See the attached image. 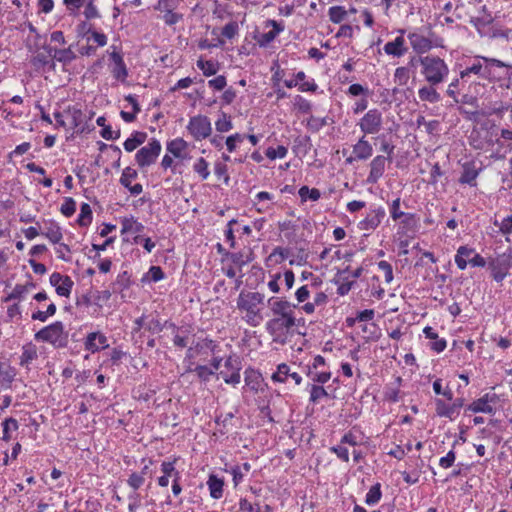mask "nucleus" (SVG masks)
Returning <instances> with one entry per match:
<instances>
[{
  "mask_svg": "<svg viewBox=\"0 0 512 512\" xmlns=\"http://www.w3.org/2000/svg\"><path fill=\"white\" fill-rule=\"evenodd\" d=\"M268 304L273 318L266 322L265 329L273 337L274 341H278L297 326L294 312L297 305L279 297L269 298Z\"/></svg>",
  "mask_w": 512,
  "mask_h": 512,
  "instance_id": "nucleus-1",
  "label": "nucleus"
},
{
  "mask_svg": "<svg viewBox=\"0 0 512 512\" xmlns=\"http://www.w3.org/2000/svg\"><path fill=\"white\" fill-rule=\"evenodd\" d=\"M490 66L496 67H506L512 70V65L507 64L496 58H489L485 56H476L474 57L473 62L462 69L461 79L464 81H468V89L475 94H480L484 89V85L480 81H476L472 79V76H477L480 79H491V69Z\"/></svg>",
  "mask_w": 512,
  "mask_h": 512,
  "instance_id": "nucleus-2",
  "label": "nucleus"
},
{
  "mask_svg": "<svg viewBox=\"0 0 512 512\" xmlns=\"http://www.w3.org/2000/svg\"><path fill=\"white\" fill-rule=\"evenodd\" d=\"M264 294L260 292L242 291L237 298V308L242 315V320L250 327H258L264 320Z\"/></svg>",
  "mask_w": 512,
  "mask_h": 512,
  "instance_id": "nucleus-3",
  "label": "nucleus"
},
{
  "mask_svg": "<svg viewBox=\"0 0 512 512\" xmlns=\"http://www.w3.org/2000/svg\"><path fill=\"white\" fill-rule=\"evenodd\" d=\"M421 75L428 84L440 85L449 75V67L444 59L435 55L420 56Z\"/></svg>",
  "mask_w": 512,
  "mask_h": 512,
  "instance_id": "nucleus-4",
  "label": "nucleus"
},
{
  "mask_svg": "<svg viewBox=\"0 0 512 512\" xmlns=\"http://www.w3.org/2000/svg\"><path fill=\"white\" fill-rule=\"evenodd\" d=\"M34 339L38 342L49 343L55 348H64L68 344V332L65 331L61 321H56L36 332Z\"/></svg>",
  "mask_w": 512,
  "mask_h": 512,
  "instance_id": "nucleus-5",
  "label": "nucleus"
},
{
  "mask_svg": "<svg viewBox=\"0 0 512 512\" xmlns=\"http://www.w3.org/2000/svg\"><path fill=\"white\" fill-rule=\"evenodd\" d=\"M362 136L378 134L383 127V114L377 108L369 109L357 122Z\"/></svg>",
  "mask_w": 512,
  "mask_h": 512,
  "instance_id": "nucleus-6",
  "label": "nucleus"
},
{
  "mask_svg": "<svg viewBox=\"0 0 512 512\" xmlns=\"http://www.w3.org/2000/svg\"><path fill=\"white\" fill-rule=\"evenodd\" d=\"M186 129L195 141L207 139L212 134L210 119L201 114L190 117Z\"/></svg>",
  "mask_w": 512,
  "mask_h": 512,
  "instance_id": "nucleus-7",
  "label": "nucleus"
},
{
  "mask_svg": "<svg viewBox=\"0 0 512 512\" xmlns=\"http://www.w3.org/2000/svg\"><path fill=\"white\" fill-rule=\"evenodd\" d=\"M454 261L460 270H465L468 264L473 267H484L486 265L484 257L467 245L460 246L457 249Z\"/></svg>",
  "mask_w": 512,
  "mask_h": 512,
  "instance_id": "nucleus-8",
  "label": "nucleus"
},
{
  "mask_svg": "<svg viewBox=\"0 0 512 512\" xmlns=\"http://www.w3.org/2000/svg\"><path fill=\"white\" fill-rule=\"evenodd\" d=\"M492 278L500 283L502 282L512 268V251H506L489 262Z\"/></svg>",
  "mask_w": 512,
  "mask_h": 512,
  "instance_id": "nucleus-9",
  "label": "nucleus"
},
{
  "mask_svg": "<svg viewBox=\"0 0 512 512\" xmlns=\"http://www.w3.org/2000/svg\"><path fill=\"white\" fill-rule=\"evenodd\" d=\"M161 152V144L157 139H151L148 144L139 149L135 155V161L140 168H145L157 160Z\"/></svg>",
  "mask_w": 512,
  "mask_h": 512,
  "instance_id": "nucleus-10",
  "label": "nucleus"
},
{
  "mask_svg": "<svg viewBox=\"0 0 512 512\" xmlns=\"http://www.w3.org/2000/svg\"><path fill=\"white\" fill-rule=\"evenodd\" d=\"M499 401L496 393H486L467 406V410L473 413L494 414L495 406Z\"/></svg>",
  "mask_w": 512,
  "mask_h": 512,
  "instance_id": "nucleus-11",
  "label": "nucleus"
},
{
  "mask_svg": "<svg viewBox=\"0 0 512 512\" xmlns=\"http://www.w3.org/2000/svg\"><path fill=\"white\" fill-rule=\"evenodd\" d=\"M53 47L50 45L43 43V45L38 48L31 59V63L36 70H44L48 68L49 70H53L55 67L53 61Z\"/></svg>",
  "mask_w": 512,
  "mask_h": 512,
  "instance_id": "nucleus-12",
  "label": "nucleus"
},
{
  "mask_svg": "<svg viewBox=\"0 0 512 512\" xmlns=\"http://www.w3.org/2000/svg\"><path fill=\"white\" fill-rule=\"evenodd\" d=\"M386 216L382 206H371L366 217L358 223L360 230H375Z\"/></svg>",
  "mask_w": 512,
  "mask_h": 512,
  "instance_id": "nucleus-13",
  "label": "nucleus"
},
{
  "mask_svg": "<svg viewBox=\"0 0 512 512\" xmlns=\"http://www.w3.org/2000/svg\"><path fill=\"white\" fill-rule=\"evenodd\" d=\"M482 168L477 166L475 161H467L462 164V171L459 177V183L475 187L477 185V178Z\"/></svg>",
  "mask_w": 512,
  "mask_h": 512,
  "instance_id": "nucleus-14",
  "label": "nucleus"
},
{
  "mask_svg": "<svg viewBox=\"0 0 512 512\" xmlns=\"http://www.w3.org/2000/svg\"><path fill=\"white\" fill-rule=\"evenodd\" d=\"M463 404L464 400L462 398L455 399L451 405L446 404L441 399H436V414L440 417H445L449 418L450 420H454L455 417L459 414V410L463 406Z\"/></svg>",
  "mask_w": 512,
  "mask_h": 512,
  "instance_id": "nucleus-15",
  "label": "nucleus"
},
{
  "mask_svg": "<svg viewBox=\"0 0 512 512\" xmlns=\"http://www.w3.org/2000/svg\"><path fill=\"white\" fill-rule=\"evenodd\" d=\"M387 161L384 155H377L371 160L370 171L366 179L368 184H376L384 175Z\"/></svg>",
  "mask_w": 512,
  "mask_h": 512,
  "instance_id": "nucleus-16",
  "label": "nucleus"
},
{
  "mask_svg": "<svg viewBox=\"0 0 512 512\" xmlns=\"http://www.w3.org/2000/svg\"><path fill=\"white\" fill-rule=\"evenodd\" d=\"M404 30H400V35L397 36L393 41H389L384 45V52L392 57L400 58L404 56L408 47L406 46V41L403 37Z\"/></svg>",
  "mask_w": 512,
  "mask_h": 512,
  "instance_id": "nucleus-17",
  "label": "nucleus"
},
{
  "mask_svg": "<svg viewBox=\"0 0 512 512\" xmlns=\"http://www.w3.org/2000/svg\"><path fill=\"white\" fill-rule=\"evenodd\" d=\"M85 349L91 353H96L101 349L109 347L107 337L100 332H91L86 336L84 342Z\"/></svg>",
  "mask_w": 512,
  "mask_h": 512,
  "instance_id": "nucleus-18",
  "label": "nucleus"
},
{
  "mask_svg": "<svg viewBox=\"0 0 512 512\" xmlns=\"http://www.w3.org/2000/svg\"><path fill=\"white\" fill-rule=\"evenodd\" d=\"M288 378H291L296 385H300L302 377L297 372H291L289 365L281 363L277 366L276 372L271 376L273 382L285 383Z\"/></svg>",
  "mask_w": 512,
  "mask_h": 512,
  "instance_id": "nucleus-19",
  "label": "nucleus"
},
{
  "mask_svg": "<svg viewBox=\"0 0 512 512\" xmlns=\"http://www.w3.org/2000/svg\"><path fill=\"white\" fill-rule=\"evenodd\" d=\"M274 195L267 191L258 192L253 199V206L258 213H267L274 208Z\"/></svg>",
  "mask_w": 512,
  "mask_h": 512,
  "instance_id": "nucleus-20",
  "label": "nucleus"
},
{
  "mask_svg": "<svg viewBox=\"0 0 512 512\" xmlns=\"http://www.w3.org/2000/svg\"><path fill=\"white\" fill-rule=\"evenodd\" d=\"M352 151L355 159L366 161L373 155L372 144L366 139V136H361L358 141L352 146Z\"/></svg>",
  "mask_w": 512,
  "mask_h": 512,
  "instance_id": "nucleus-21",
  "label": "nucleus"
},
{
  "mask_svg": "<svg viewBox=\"0 0 512 512\" xmlns=\"http://www.w3.org/2000/svg\"><path fill=\"white\" fill-rule=\"evenodd\" d=\"M110 57L113 62V77L121 82H124L128 76V70L123 60V57L118 52H112L110 54Z\"/></svg>",
  "mask_w": 512,
  "mask_h": 512,
  "instance_id": "nucleus-22",
  "label": "nucleus"
},
{
  "mask_svg": "<svg viewBox=\"0 0 512 512\" xmlns=\"http://www.w3.org/2000/svg\"><path fill=\"white\" fill-rule=\"evenodd\" d=\"M328 303V296L323 291L314 294L311 302H306L300 306V309L307 315L313 314L317 308H323Z\"/></svg>",
  "mask_w": 512,
  "mask_h": 512,
  "instance_id": "nucleus-23",
  "label": "nucleus"
},
{
  "mask_svg": "<svg viewBox=\"0 0 512 512\" xmlns=\"http://www.w3.org/2000/svg\"><path fill=\"white\" fill-rule=\"evenodd\" d=\"M408 39L413 50L417 53H426L432 48L431 41L422 34L413 32L408 34Z\"/></svg>",
  "mask_w": 512,
  "mask_h": 512,
  "instance_id": "nucleus-24",
  "label": "nucleus"
},
{
  "mask_svg": "<svg viewBox=\"0 0 512 512\" xmlns=\"http://www.w3.org/2000/svg\"><path fill=\"white\" fill-rule=\"evenodd\" d=\"M438 85L426 84L419 88L418 97L423 102H428L431 104L438 103L441 101L442 97L440 93L437 91Z\"/></svg>",
  "mask_w": 512,
  "mask_h": 512,
  "instance_id": "nucleus-25",
  "label": "nucleus"
},
{
  "mask_svg": "<svg viewBox=\"0 0 512 512\" xmlns=\"http://www.w3.org/2000/svg\"><path fill=\"white\" fill-rule=\"evenodd\" d=\"M188 142L184 140L183 138H175L171 141H169L166 145V150L170 154H172L175 158L179 159H185L186 155L185 152L188 149Z\"/></svg>",
  "mask_w": 512,
  "mask_h": 512,
  "instance_id": "nucleus-26",
  "label": "nucleus"
},
{
  "mask_svg": "<svg viewBox=\"0 0 512 512\" xmlns=\"http://www.w3.org/2000/svg\"><path fill=\"white\" fill-rule=\"evenodd\" d=\"M38 358L37 347L32 342L26 343L22 346V353L20 356V366L26 369L30 368V364Z\"/></svg>",
  "mask_w": 512,
  "mask_h": 512,
  "instance_id": "nucleus-27",
  "label": "nucleus"
},
{
  "mask_svg": "<svg viewBox=\"0 0 512 512\" xmlns=\"http://www.w3.org/2000/svg\"><path fill=\"white\" fill-rule=\"evenodd\" d=\"M16 376V369L7 363L0 362V387L8 389Z\"/></svg>",
  "mask_w": 512,
  "mask_h": 512,
  "instance_id": "nucleus-28",
  "label": "nucleus"
},
{
  "mask_svg": "<svg viewBox=\"0 0 512 512\" xmlns=\"http://www.w3.org/2000/svg\"><path fill=\"white\" fill-rule=\"evenodd\" d=\"M207 486L211 498L220 499L223 496L224 480L215 474H210L207 480Z\"/></svg>",
  "mask_w": 512,
  "mask_h": 512,
  "instance_id": "nucleus-29",
  "label": "nucleus"
},
{
  "mask_svg": "<svg viewBox=\"0 0 512 512\" xmlns=\"http://www.w3.org/2000/svg\"><path fill=\"white\" fill-rule=\"evenodd\" d=\"M284 85L291 89L297 87L300 92H311L315 93L318 90V85L314 79H308L306 82L298 83L295 77L284 81Z\"/></svg>",
  "mask_w": 512,
  "mask_h": 512,
  "instance_id": "nucleus-30",
  "label": "nucleus"
},
{
  "mask_svg": "<svg viewBox=\"0 0 512 512\" xmlns=\"http://www.w3.org/2000/svg\"><path fill=\"white\" fill-rule=\"evenodd\" d=\"M468 85V81H464L461 79V72H459V76L454 78L446 89V95L453 99L455 103H459V91Z\"/></svg>",
  "mask_w": 512,
  "mask_h": 512,
  "instance_id": "nucleus-31",
  "label": "nucleus"
},
{
  "mask_svg": "<svg viewBox=\"0 0 512 512\" xmlns=\"http://www.w3.org/2000/svg\"><path fill=\"white\" fill-rule=\"evenodd\" d=\"M121 232L122 233H132L139 235L144 231V225L137 221L134 217H125L121 220Z\"/></svg>",
  "mask_w": 512,
  "mask_h": 512,
  "instance_id": "nucleus-32",
  "label": "nucleus"
},
{
  "mask_svg": "<svg viewBox=\"0 0 512 512\" xmlns=\"http://www.w3.org/2000/svg\"><path fill=\"white\" fill-rule=\"evenodd\" d=\"M147 134L145 132L135 131L127 138L123 144L127 152L134 151L138 146L143 144L146 140Z\"/></svg>",
  "mask_w": 512,
  "mask_h": 512,
  "instance_id": "nucleus-33",
  "label": "nucleus"
},
{
  "mask_svg": "<svg viewBox=\"0 0 512 512\" xmlns=\"http://www.w3.org/2000/svg\"><path fill=\"white\" fill-rule=\"evenodd\" d=\"M42 234L53 244L59 243L63 238L61 227L53 221L46 226Z\"/></svg>",
  "mask_w": 512,
  "mask_h": 512,
  "instance_id": "nucleus-34",
  "label": "nucleus"
},
{
  "mask_svg": "<svg viewBox=\"0 0 512 512\" xmlns=\"http://www.w3.org/2000/svg\"><path fill=\"white\" fill-rule=\"evenodd\" d=\"M298 195L302 203L306 201L316 202L321 198V192L317 188H309L308 186H302L298 190Z\"/></svg>",
  "mask_w": 512,
  "mask_h": 512,
  "instance_id": "nucleus-35",
  "label": "nucleus"
},
{
  "mask_svg": "<svg viewBox=\"0 0 512 512\" xmlns=\"http://www.w3.org/2000/svg\"><path fill=\"white\" fill-rule=\"evenodd\" d=\"M251 470V465L248 462L243 463L242 465H236L231 468L230 473L233 477V483L235 486L240 484L243 481L245 474H247Z\"/></svg>",
  "mask_w": 512,
  "mask_h": 512,
  "instance_id": "nucleus-36",
  "label": "nucleus"
},
{
  "mask_svg": "<svg viewBox=\"0 0 512 512\" xmlns=\"http://www.w3.org/2000/svg\"><path fill=\"white\" fill-rule=\"evenodd\" d=\"M53 61L56 60L58 62H61L63 64L70 63L76 58V55L70 48L65 49H54L53 48Z\"/></svg>",
  "mask_w": 512,
  "mask_h": 512,
  "instance_id": "nucleus-37",
  "label": "nucleus"
},
{
  "mask_svg": "<svg viewBox=\"0 0 512 512\" xmlns=\"http://www.w3.org/2000/svg\"><path fill=\"white\" fill-rule=\"evenodd\" d=\"M3 435L2 440L8 442L12 439L11 432L17 431L19 428L18 421L15 418L9 417L2 422Z\"/></svg>",
  "mask_w": 512,
  "mask_h": 512,
  "instance_id": "nucleus-38",
  "label": "nucleus"
},
{
  "mask_svg": "<svg viewBox=\"0 0 512 512\" xmlns=\"http://www.w3.org/2000/svg\"><path fill=\"white\" fill-rule=\"evenodd\" d=\"M410 68L406 66L397 67L394 72L393 80L398 86H406L410 79Z\"/></svg>",
  "mask_w": 512,
  "mask_h": 512,
  "instance_id": "nucleus-39",
  "label": "nucleus"
},
{
  "mask_svg": "<svg viewBox=\"0 0 512 512\" xmlns=\"http://www.w3.org/2000/svg\"><path fill=\"white\" fill-rule=\"evenodd\" d=\"M307 376L315 383L325 384L331 378V372L327 370H311L307 369Z\"/></svg>",
  "mask_w": 512,
  "mask_h": 512,
  "instance_id": "nucleus-40",
  "label": "nucleus"
},
{
  "mask_svg": "<svg viewBox=\"0 0 512 512\" xmlns=\"http://www.w3.org/2000/svg\"><path fill=\"white\" fill-rule=\"evenodd\" d=\"M381 497V485L380 483H376L373 486H371V488L367 492L365 496V503L369 506L375 505L381 500Z\"/></svg>",
  "mask_w": 512,
  "mask_h": 512,
  "instance_id": "nucleus-41",
  "label": "nucleus"
},
{
  "mask_svg": "<svg viewBox=\"0 0 512 512\" xmlns=\"http://www.w3.org/2000/svg\"><path fill=\"white\" fill-rule=\"evenodd\" d=\"M215 128L220 133L230 131L233 128L231 117L225 112H221L215 122Z\"/></svg>",
  "mask_w": 512,
  "mask_h": 512,
  "instance_id": "nucleus-42",
  "label": "nucleus"
},
{
  "mask_svg": "<svg viewBox=\"0 0 512 512\" xmlns=\"http://www.w3.org/2000/svg\"><path fill=\"white\" fill-rule=\"evenodd\" d=\"M28 293H29V286H23L22 284H17V285H15L13 290L4 298V301L9 302L11 300H23Z\"/></svg>",
  "mask_w": 512,
  "mask_h": 512,
  "instance_id": "nucleus-43",
  "label": "nucleus"
},
{
  "mask_svg": "<svg viewBox=\"0 0 512 512\" xmlns=\"http://www.w3.org/2000/svg\"><path fill=\"white\" fill-rule=\"evenodd\" d=\"M193 171L197 173L202 180H206L210 175L209 163L203 157H200L193 164Z\"/></svg>",
  "mask_w": 512,
  "mask_h": 512,
  "instance_id": "nucleus-44",
  "label": "nucleus"
},
{
  "mask_svg": "<svg viewBox=\"0 0 512 512\" xmlns=\"http://www.w3.org/2000/svg\"><path fill=\"white\" fill-rule=\"evenodd\" d=\"M346 94L350 97H369L370 96V90L367 86H363L359 83H354L349 86V88L346 91Z\"/></svg>",
  "mask_w": 512,
  "mask_h": 512,
  "instance_id": "nucleus-45",
  "label": "nucleus"
},
{
  "mask_svg": "<svg viewBox=\"0 0 512 512\" xmlns=\"http://www.w3.org/2000/svg\"><path fill=\"white\" fill-rule=\"evenodd\" d=\"M92 221V209L89 204L83 203L80 208L77 222L80 226H88Z\"/></svg>",
  "mask_w": 512,
  "mask_h": 512,
  "instance_id": "nucleus-46",
  "label": "nucleus"
},
{
  "mask_svg": "<svg viewBox=\"0 0 512 512\" xmlns=\"http://www.w3.org/2000/svg\"><path fill=\"white\" fill-rule=\"evenodd\" d=\"M329 19L331 22L339 24L347 16V11L342 6H332L328 11Z\"/></svg>",
  "mask_w": 512,
  "mask_h": 512,
  "instance_id": "nucleus-47",
  "label": "nucleus"
},
{
  "mask_svg": "<svg viewBox=\"0 0 512 512\" xmlns=\"http://www.w3.org/2000/svg\"><path fill=\"white\" fill-rule=\"evenodd\" d=\"M309 393V401L312 403H317L322 398L328 396L327 390L323 386L316 384L310 385Z\"/></svg>",
  "mask_w": 512,
  "mask_h": 512,
  "instance_id": "nucleus-48",
  "label": "nucleus"
},
{
  "mask_svg": "<svg viewBox=\"0 0 512 512\" xmlns=\"http://www.w3.org/2000/svg\"><path fill=\"white\" fill-rule=\"evenodd\" d=\"M165 277V274L161 267L159 266H151L148 270V272L143 276L142 282H145L146 280L151 282H158L160 280H163Z\"/></svg>",
  "mask_w": 512,
  "mask_h": 512,
  "instance_id": "nucleus-49",
  "label": "nucleus"
},
{
  "mask_svg": "<svg viewBox=\"0 0 512 512\" xmlns=\"http://www.w3.org/2000/svg\"><path fill=\"white\" fill-rule=\"evenodd\" d=\"M137 176H138V173L135 169H133L131 167H126L122 171V175L120 177V183L122 186H124L125 188L128 189L132 185V181L134 179H136Z\"/></svg>",
  "mask_w": 512,
  "mask_h": 512,
  "instance_id": "nucleus-50",
  "label": "nucleus"
},
{
  "mask_svg": "<svg viewBox=\"0 0 512 512\" xmlns=\"http://www.w3.org/2000/svg\"><path fill=\"white\" fill-rule=\"evenodd\" d=\"M334 283L338 285L337 294L340 296L347 295L354 285V281L349 280L348 277H341L340 279H335Z\"/></svg>",
  "mask_w": 512,
  "mask_h": 512,
  "instance_id": "nucleus-51",
  "label": "nucleus"
},
{
  "mask_svg": "<svg viewBox=\"0 0 512 512\" xmlns=\"http://www.w3.org/2000/svg\"><path fill=\"white\" fill-rule=\"evenodd\" d=\"M175 461H163L161 463V471L163 475L168 476L170 478L176 479L181 478L180 472L175 468Z\"/></svg>",
  "mask_w": 512,
  "mask_h": 512,
  "instance_id": "nucleus-52",
  "label": "nucleus"
},
{
  "mask_svg": "<svg viewBox=\"0 0 512 512\" xmlns=\"http://www.w3.org/2000/svg\"><path fill=\"white\" fill-rule=\"evenodd\" d=\"M287 153L288 149L283 145H279L277 148L268 147L265 151L266 157L270 160L283 159L287 156Z\"/></svg>",
  "mask_w": 512,
  "mask_h": 512,
  "instance_id": "nucleus-53",
  "label": "nucleus"
},
{
  "mask_svg": "<svg viewBox=\"0 0 512 512\" xmlns=\"http://www.w3.org/2000/svg\"><path fill=\"white\" fill-rule=\"evenodd\" d=\"M226 256L234 265L238 266L239 268L252 261L250 255L245 257L242 252L227 253Z\"/></svg>",
  "mask_w": 512,
  "mask_h": 512,
  "instance_id": "nucleus-54",
  "label": "nucleus"
},
{
  "mask_svg": "<svg viewBox=\"0 0 512 512\" xmlns=\"http://www.w3.org/2000/svg\"><path fill=\"white\" fill-rule=\"evenodd\" d=\"M127 482V485L135 492H137L138 489H140L144 482H145V478H143V476L141 474H139L138 472H132L128 479L126 480Z\"/></svg>",
  "mask_w": 512,
  "mask_h": 512,
  "instance_id": "nucleus-55",
  "label": "nucleus"
},
{
  "mask_svg": "<svg viewBox=\"0 0 512 512\" xmlns=\"http://www.w3.org/2000/svg\"><path fill=\"white\" fill-rule=\"evenodd\" d=\"M197 67L203 72L205 76H212L217 72V65L213 61L199 60Z\"/></svg>",
  "mask_w": 512,
  "mask_h": 512,
  "instance_id": "nucleus-56",
  "label": "nucleus"
},
{
  "mask_svg": "<svg viewBox=\"0 0 512 512\" xmlns=\"http://www.w3.org/2000/svg\"><path fill=\"white\" fill-rule=\"evenodd\" d=\"M72 287H73V281L71 280V278L69 276H65L64 281L61 282V284L58 287H56L55 289H56V293L59 296L69 297Z\"/></svg>",
  "mask_w": 512,
  "mask_h": 512,
  "instance_id": "nucleus-57",
  "label": "nucleus"
},
{
  "mask_svg": "<svg viewBox=\"0 0 512 512\" xmlns=\"http://www.w3.org/2000/svg\"><path fill=\"white\" fill-rule=\"evenodd\" d=\"M311 290L309 285H303L299 287L295 292V299L297 301V306L300 304H304L308 302L307 300L310 298Z\"/></svg>",
  "mask_w": 512,
  "mask_h": 512,
  "instance_id": "nucleus-58",
  "label": "nucleus"
},
{
  "mask_svg": "<svg viewBox=\"0 0 512 512\" xmlns=\"http://www.w3.org/2000/svg\"><path fill=\"white\" fill-rule=\"evenodd\" d=\"M194 372L197 374L198 378L203 382H208L210 377L214 375V370L206 365H197L194 367Z\"/></svg>",
  "mask_w": 512,
  "mask_h": 512,
  "instance_id": "nucleus-59",
  "label": "nucleus"
},
{
  "mask_svg": "<svg viewBox=\"0 0 512 512\" xmlns=\"http://www.w3.org/2000/svg\"><path fill=\"white\" fill-rule=\"evenodd\" d=\"M494 225L499 227V230L503 235L512 234V215L503 218L500 222L495 220Z\"/></svg>",
  "mask_w": 512,
  "mask_h": 512,
  "instance_id": "nucleus-60",
  "label": "nucleus"
},
{
  "mask_svg": "<svg viewBox=\"0 0 512 512\" xmlns=\"http://www.w3.org/2000/svg\"><path fill=\"white\" fill-rule=\"evenodd\" d=\"M58 246L55 247V252L57 254V257L63 261L69 262L71 261V249L67 244L57 243Z\"/></svg>",
  "mask_w": 512,
  "mask_h": 512,
  "instance_id": "nucleus-61",
  "label": "nucleus"
},
{
  "mask_svg": "<svg viewBox=\"0 0 512 512\" xmlns=\"http://www.w3.org/2000/svg\"><path fill=\"white\" fill-rule=\"evenodd\" d=\"M238 32H239L238 23L235 21H231L223 27L221 34H222V36H224L227 39H232L236 35H238Z\"/></svg>",
  "mask_w": 512,
  "mask_h": 512,
  "instance_id": "nucleus-62",
  "label": "nucleus"
},
{
  "mask_svg": "<svg viewBox=\"0 0 512 512\" xmlns=\"http://www.w3.org/2000/svg\"><path fill=\"white\" fill-rule=\"evenodd\" d=\"M330 451L334 453L341 461L346 463L349 462V451L345 445L340 443L338 445L332 446Z\"/></svg>",
  "mask_w": 512,
  "mask_h": 512,
  "instance_id": "nucleus-63",
  "label": "nucleus"
},
{
  "mask_svg": "<svg viewBox=\"0 0 512 512\" xmlns=\"http://www.w3.org/2000/svg\"><path fill=\"white\" fill-rule=\"evenodd\" d=\"M239 509L241 512H261L259 504H252L246 498L240 499Z\"/></svg>",
  "mask_w": 512,
  "mask_h": 512,
  "instance_id": "nucleus-64",
  "label": "nucleus"
}]
</instances>
